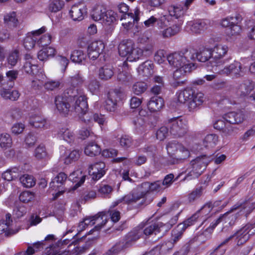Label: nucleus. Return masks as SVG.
Instances as JSON below:
<instances>
[{
    "label": "nucleus",
    "instance_id": "f257e3e1",
    "mask_svg": "<svg viewBox=\"0 0 255 255\" xmlns=\"http://www.w3.org/2000/svg\"><path fill=\"white\" fill-rule=\"evenodd\" d=\"M229 50L228 46L223 43H216L211 48L212 59L208 64L212 67L211 70L216 74L224 75L233 74L236 76H240L244 74V69L240 62L234 61L229 65L222 66L224 65L227 60L225 57L228 55Z\"/></svg>",
    "mask_w": 255,
    "mask_h": 255
},
{
    "label": "nucleus",
    "instance_id": "f03ea898",
    "mask_svg": "<svg viewBox=\"0 0 255 255\" xmlns=\"http://www.w3.org/2000/svg\"><path fill=\"white\" fill-rule=\"evenodd\" d=\"M77 95H74L73 108L81 121L87 125H91L93 122L97 123L100 126L106 123L105 117L102 115L88 112V106L87 98L82 91H76Z\"/></svg>",
    "mask_w": 255,
    "mask_h": 255
},
{
    "label": "nucleus",
    "instance_id": "7ed1b4c3",
    "mask_svg": "<svg viewBox=\"0 0 255 255\" xmlns=\"http://www.w3.org/2000/svg\"><path fill=\"white\" fill-rule=\"evenodd\" d=\"M167 59L169 64L177 69L189 72L194 66L195 53L191 50H185L182 53H174L168 55Z\"/></svg>",
    "mask_w": 255,
    "mask_h": 255
},
{
    "label": "nucleus",
    "instance_id": "20e7f679",
    "mask_svg": "<svg viewBox=\"0 0 255 255\" xmlns=\"http://www.w3.org/2000/svg\"><path fill=\"white\" fill-rule=\"evenodd\" d=\"M176 99L180 104L187 103L188 109L191 111L196 110L205 100L203 93L195 92L190 88L177 92Z\"/></svg>",
    "mask_w": 255,
    "mask_h": 255
},
{
    "label": "nucleus",
    "instance_id": "39448f33",
    "mask_svg": "<svg viewBox=\"0 0 255 255\" xmlns=\"http://www.w3.org/2000/svg\"><path fill=\"white\" fill-rule=\"evenodd\" d=\"M166 149L174 163L183 162L190 156L189 150L183 144L176 141L169 142Z\"/></svg>",
    "mask_w": 255,
    "mask_h": 255
},
{
    "label": "nucleus",
    "instance_id": "423d86ee",
    "mask_svg": "<svg viewBox=\"0 0 255 255\" xmlns=\"http://www.w3.org/2000/svg\"><path fill=\"white\" fill-rule=\"evenodd\" d=\"M77 90L78 92L81 91L78 88H74L73 90H69L68 92V94H70V97L73 98L71 99L70 104L67 101L65 98L62 96H57L55 99V105L56 109L58 113L62 116H66L69 114L70 111H74L73 108V104L74 101V95H77L78 94L76 92Z\"/></svg>",
    "mask_w": 255,
    "mask_h": 255
},
{
    "label": "nucleus",
    "instance_id": "0eeeda50",
    "mask_svg": "<svg viewBox=\"0 0 255 255\" xmlns=\"http://www.w3.org/2000/svg\"><path fill=\"white\" fill-rule=\"evenodd\" d=\"M255 234V221L246 224L245 226L238 231L233 236H231L225 241L227 242L230 239L234 237H236L238 245H242L246 243L250 238Z\"/></svg>",
    "mask_w": 255,
    "mask_h": 255
},
{
    "label": "nucleus",
    "instance_id": "6e6552de",
    "mask_svg": "<svg viewBox=\"0 0 255 255\" xmlns=\"http://www.w3.org/2000/svg\"><path fill=\"white\" fill-rule=\"evenodd\" d=\"M242 19L241 16L239 15L227 17L221 20V25L224 27H229L227 32L228 35H237L242 31V28L239 24Z\"/></svg>",
    "mask_w": 255,
    "mask_h": 255
},
{
    "label": "nucleus",
    "instance_id": "1a4fd4ad",
    "mask_svg": "<svg viewBox=\"0 0 255 255\" xmlns=\"http://www.w3.org/2000/svg\"><path fill=\"white\" fill-rule=\"evenodd\" d=\"M83 221L87 227L89 226L91 227L94 224H97L95 228L90 231L91 233L94 230H99L107 223L108 216L104 212H100L93 216L86 217L84 219Z\"/></svg>",
    "mask_w": 255,
    "mask_h": 255
},
{
    "label": "nucleus",
    "instance_id": "9d476101",
    "mask_svg": "<svg viewBox=\"0 0 255 255\" xmlns=\"http://www.w3.org/2000/svg\"><path fill=\"white\" fill-rule=\"evenodd\" d=\"M46 30V27L43 26L38 29L28 32L23 40V46L25 48L28 50L33 48L36 44H38L39 36L45 33Z\"/></svg>",
    "mask_w": 255,
    "mask_h": 255
},
{
    "label": "nucleus",
    "instance_id": "9b49d317",
    "mask_svg": "<svg viewBox=\"0 0 255 255\" xmlns=\"http://www.w3.org/2000/svg\"><path fill=\"white\" fill-rule=\"evenodd\" d=\"M140 188L138 186L136 189L132 190L128 194L118 199L113 203V206L115 207L123 202L127 204L136 203L144 196L143 193L140 191Z\"/></svg>",
    "mask_w": 255,
    "mask_h": 255
},
{
    "label": "nucleus",
    "instance_id": "f8f14e48",
    "mask_svg": "<svg viewBox=\"0 0 255 255\" xmlns=\"http://www.w3.org/2000/svg\"><path fill=\"white\" fill-rule=\"evenodd\" d=\"M123 95V92L121 89L110 90L106 101L107 110L111 112L114 111L116 108L117 102L122 99Z\"/></svg>",
    "mask_w": 255,
    "mask_h": 255
},
{
    "label": "nucleus",
    "instance_id": "ddd939ff",
    "mask_svg": "<svg viewBox=\"0 0 255 255\" xmlns=\"http://www.w3.org/2000/svg\"><path fill=\"white\" fill-rule=\"evenodd\" d=\"M170 132L174 135L182 136L187 130V122L181 118L172 119L170 123Z\"/></svg>",
    "mask_w": 255,
    "mask_h": 255
},
{
    "label": "nucleus",
    "instance_id": "4468645a",
    "mask_svg": "<svg viewBox=\"0 0 255 255\" xmlns=\"http://www.w3.org/2000/svg\"><path fill=\"white\" fill-rule=\"evenodd\" d=\"M105 48L104 42L100 40L91 42L88 46V55L91 60H95L103 52Z\"/></svg>",
    "mask_w": 255,
    "mask_h": 255
},
{
    "label": "nucleus",
    "instance_id": "2eb2a0df",
    "mask_svg": "<svg viewBox=\"0 0 255 255\" xmlns=\"http://www.w3.org/2000/svg\"><path fill=\"white\" fill-rule=\"evenodd\" d=\"M105 164L103 162H96L90 165L89 175L92 180L97 181L106 173Z\"/></svg>",
    "mask_w": 255,
    "mask_h": 255
},
{
    "label": "nucleus",
    "instance_id": "dca6fc26",
    "mask_svg": "<svg viewBox=\"0 0 255 255\" xmlns=\"http://www.w3.org/2000/svg\"><path fill=\"white\" fill-rule=\"evenodd\" d=\"M236 219V215L235 214L227 213L217 219L214 222L212 223L210 226L206 229L204 234L205 235L208 233L210 234H211L215 228L221 222H223L225 224H228L229 226H232L234 224Z\"/></svg>",
    "mask_w": 255,
    "mask_h": 255
},
{
    "label": "nucleus",
    "instance_id": "f3484780",
    "mask_svg": "<svg viewBox=\"0 0 255 255\" xmlns=\"http://www.w3.org/2000/svg\"><path fill=\"white\" fill-rule=\"evenodd\" d=\"M69 243L68 240H64L63 241H59L56 243V246L57 247L58 251H60V253H62L63 252H66L65 255H79L82 252V249L77 247L76 244H70L68 246V250L64 251L62 250Z\"/></svg>",
    "mask_w": 255,
    "mask_h": 255
},
{
    "label": "nucleus",
    "instance_id": "a211bd4d",
    "mask_svg": "<svg viewBox=\"0 0 255 255\" xmlns=\"http://www.w3.org/2000/svg\"><path fill=\"white\" fill-rule=\"evenodd\" d=\"M24 60L23 70L27 74H35L38 70L36 60L30 54L27 53L25 55Z\"/></svg>",
    "mask_w": 255,
    "mask_h": 255
},
{
    "label": "nucleus",
    "instance_id": "6ab92c4d",
    "mask_svg": "<svg viewBox=\"0 0 255 255\" xmlns=\"http://www.w3.org/2000/svg\"><path fill=\"white\" fill-rule=\"evenodd\" d=\"M29 124L35 128L47 129L49 124L46 120L39 114H31L29 119Z\"/></svg>",
    "mask_w": 255,
    "mask_h": 255
},
{
    "label": "nucleus",
    "instance_id": "aec40b11",
    "mask_svg": "<svg viewBox=\"0 0 255 255\" xmlns=\"http://www.w3.org/2000/svg\"><path fill=\"white\" fill-rule=\"evenodd\" d=\"M118 9L120 12L125 13V18H130L133 20V22H137L139 20L141 12L137 7L135 8L132 12H128V6L124 3H121L118 5Z\"/></svg>",
    "mask_w": 255,
    "mask_h": 255
},
{
    "label": "nucleus",
    "instance_id": "412c9836",
    "mask_svg": "<svg viewBox=\"0 0 255 255\" xmlns=\"http://www.w3.org/2000/svg\"><path fill=\"white\" fill-rule=\"evenodd\" d=\"M80 157V152L78 150H72L66 149L62 147L61 149V158L66 164H69Z\"/></svg>",
    "mask_w": 255,
    "mask_h": 255
},
{
    "label": "nucleus",
    "instance_id": "4be33fe9",
    "mask_svg": "<svg viewBox=\"0 0 255 255\" xmlns=\"http://www.w3.org/2000/svg\"><path fill=\"white\" fill-rule=\"evenodd\" d=\"M211 160L210 157L204 155L197 157L192 160L190 163L193 167L203 173Z\"/></svg>",
    "mask_w": 255,
    "mask_h": 255
},
{
    "label": "nucleus",
    "instance_id": "5701e85b",
    "mask_svg": "<svg viewBox=\"0 0 255 255\" xmlns=\"http://www.w3.org/2000/svg\"><path fill=\"white\" fill-rule=\"evenodd\" d=\"M183 69H177L173 73V77L170 81L171 86L174 88L183 86L186 84L185 74Z\"/></svg>",
    "mask_w": 255,
    "mask_h": 255
},
{
    "label": "nucleus",
    "instance_id": "b1692460",
    "mask_svg": "<svg viewBox=\"0 0 255 255\" xmlns=\"http://www.w3.org/2000/svg\"><path fill=\"white\" fill-rule=\"evenodd\" d=\"M86 9L83 4H74L72 6L69 14L74 21H81L84 18Z\"/></svg>",
    "mask_w": 255,
    "mask_h": 255
},
{
    "label": "nucleus",
    "instance_id": "393cba45",
    "mask_svg": "<svg viewBox=\"0 0 255 255\" xmlns=\"http://www.w3.org/2000/svg\"><path fill=\"white\" fill-rule=\"evenodd\" d=\"M144 227L143 223L134 228L126 237L125 243L127 247L130 246L132 243L139 239L143 234L142 228Z\"/></svg>",
    "mask_w": 255,
    "mask_h": 255
},
{
    "label": "nucleus",
    "instance_id": "a878e982",
    "mask_svg": "<svg viewBox=\"0 0 255 255\" xmlns=\"http://www.w3.org/2000/svg\"><path fill=\"white\" fill-rule=\"evenodd\" d=\"M69 179L73 183H75V185L71 189H68V191L70 192L71 190H75L85 182V175L80 169H78L70 174Z\"/></svg>",
    "mask_w": 255,
    "mask_h": 255
},
{
    "label": "nucleus",
    "instance_id": "bb28decb",
    "mask_svg": "<svg viewBox=\"0 0 255 255\" xmlns=\"http://www.w3.org/2000/svg\"><path fill=\"white\" fill-rule=\"evenodd\" d=\"M164 105V100L159 96L151 97L147 104V108L151 112L160 111L163 107Z\"/></svg>",
    "mask_w": 255,
    "mask_h": 255
},
{
    "label": "nucleus",
    "instance_id": "cd10ccee",
    "mask_svg": "<svg viewBox=\"0 0 255 255\" xmlns=\"http://www.w3.org/2000/svg\"><path fill=\"white\" fill-rule=\"evenodd\" d=\"M187 27L192 33L200 34L207 28V24L205 20H199L195 22H188Z\"/></svg>",
    "mask_w": 255,
    "mask_h": 255
},
{
    "label": "nucleus",
    "instance_id": "c85d7f7f",
    "mask_svg": "<svg viewBox=\"0 0 255 255\" xmlns=\"http://www.w3.org/2000/svg\"><path fill=\"white\" fill-rule=\"evenodd\" d=\"M137 71L139 76L148 78L153 73V64L151 61H146L139 66Z\"/></svg>",
    "mask_w": 255,
    "mask_h": 255
},
{
    "label": "nucleus",
    "instance_id": "c756f323",
    "mask_svg": "<svg viewBox=\"0 0 255 255\" xmlns=\"http://www.w3.org/2000/svg\"><path fill=\"white\" fill-rule=\"evenodd\" d=\"M140 189L144 195L149 191H160L163 190V187H162L161 181H157L152 183L144 182L139 186Z\"/></svg>",
    "mask_w": 255,
    "mask_h": 255
},
{
    "label": "nucleus",
    "instance_id": "7c9ffc66",
    "mask_svg": "<svg viewBox=\"0 0 255 255\" xmlns=\"http://www.w3.org/2000/svg\"><path fill=\"white\" fill-rule=\"evenodd\" d=\"M133 46L134 43L130 40H124L121 41L118 48L120 55L127 59Z\"/></svg>",
    "mask_w": 255,
    "mask_h": 255
},
{
    "label": "nucleus",
    "instance_id": "2f4dec72",
    "mask_svg": "<svg viewBox=\"0 0 255 255\" xmlns=\"http://www.w3.org/2000/svg\"><path fill=\"white\" fill-rule=\"evenodd\" d=\"M58 136L68 143L74 141L75 135L73 131L66 127L60 128L57 133Z\"/></svg>",
    "mask_w": 255,
    "mask_h": 255
},
{
    "label": "nucleus",
    "instance_id": "473e14b6",
    "mask_svg": "<svg viewBox=\"0 0 255 255\" xmlns=\"http://www.w3.org/2000/svg\"><path fill=\"white\" fill-rule=\"evenodd\" d=\"M67 178V175L64 172H60L50 182V188L56 191L64 183Z\"/></svg>",
    "mask_w": 255,
    "mask_h": 255
},
{
    "label": "nucleus",
    "instance_id": "72a5a7b5",
    "mask_svg": "<svg viewBox=\"0 0 255 255\" xmlns=\"http://www.w3.org/2000/svg\"><path fill=\"white\" fill-rule=\"evenodd\" d=\"M165 226L162 222L154 223L147 226L144 230H143V233L146 236H150L153 234L156 235L160 232L164 233L163 228Z\"/></svg>",
    "mask_w": 255,
    "mask_h": 255
},
{
    "label": "nucleus",
    "instance_id": "f704fd0d",
    "mask_svg": "<svg viewBox=\"0 0 255 255\" xmlns=\"http://www.w3.org/2000/svg\"><path fill=\"white\" fill-rule=\"evenodd\" d=\"M187 10L181 4L171 5L168 8V12L170 16L176 19L183 17Z\"/></svg>",
    "mask_w": 255,
    "mask_h": 255
},
{
    "label": "nucleus",
    "instance_id": "c9c22d12",
    "mask_svg": "<svg viewBox=\"0 0 255 255\" xmlns=\"http://www.w3.org/2000/svg\"><path fill=\"white\" fill-rule=\"evenodd\" d=\"M106 11V7L103 4H96L91 12L92 18L95 21L101 20Z\"/></svg>",
    "mask_w": 255,
    "mask_h": 255
},
{
    "label": "nucleus",
    "instance_id": "e433bc0d",
    "mask_svg": "<svg viewBox=\"0 0 255 255\" xmlns=\"http://www.w3.org/2000/svg\"><path fill=\"white\" fill-rule=\"evenodd\" d=\"M191 50L195 53V58H197L200 62H205L209 59L211 60L212 59L211 48L205 47L197 53H195L193 50Z\"/></svg>",
    "mask_w": 255,
    "mask_h": 255
},
{
    "label": "nucleus",
    "instance_id": "4c0bfd02",
    "mask_svg": "<svg viewBox=\"0 0 255 255\" xmlns=\"http://www.w3.org/2000/svg\"><path fill=\"white\" fill-rule=\"evenodd\" d=\"M183 173H186L184 179L182 180L183 181L185 180H191L198 178L202 174L201 173V171H198L193 167L190 163L188 165L186 170L182 171V174Z\"/></svg>",
    "mask_w": 255,
    "mask_h": 255
},
{
    "label": "nucleus",
    "instance_id": "58836bf2",
    "mask_svg": "<svg viewBox=\"0 0 255 255\" xmlns=\"http://www.w3.org/2000/svg\"><path fill=\"white\" fill-rule=\"evenodd\" d=\"M20 170L18 168L14 167L9 168L2 174V178L8 181H10L17 178L19 175Z\"/></svg>",
    "mask_w": 255,
    "mask_h": 255
},
{
    "label": "nucleus",
    "instance_id": "ea45409f",
    "mask_svg": "<svg viewBox=\"0 0 255 255\" xmlns=\"http://www.w3.org/2000/svg\"><path fill=\"white\" fill-rule=\"evenodd\" d=\"M86 58V55L84 51L80 49H75L72 51L70 59L75 63H83Z\"/></svg>",
    "mask_w": 255,
    "mask_h": 255
},
{
    "label": "nucleus",
    "instance_id": "a19ab883",
    "mask_svg": "<svg viewBox=\"0 0 255 255\" xmlns=\"http://www.w3.org/2000/svg\"><path fill=\"white\" fill-rule=\"evenodd\" d=\"M113 68L110 65H105L99 70V76L102 79L107 80L114 75Z\"/></svg>",
    "mask_w": 255,
    "mask_h": 255
},
{
    "label": "nucleus",
    "instance_id": "79ce46f5",
    "mask_svg": "<svg viewBox=\"0 0 255 255\" xmlns=\"http://www.w3.org/2000/svg\"><path fill=\"white\" fill-rule=\"evenodd\" d=\"M133 123L137 133L141 134L146 130V122L145 118L139 116L134 120Z\"/></svg>",
    "mask_w": 255,
    "mask_h": 255
},
{
    "label": "nucleus",
    "instance_id": "37998d69",
    "mask_svg": "<svg viewBox=\"0 0 255 255\" xmlns=\"http://www.w3.org/2000/svg\"><path fill=\"white\" fill-rule=\"evenodd\" d=\"M101 151L100 147L98 144L94 142H90L88 143L85 147L84 152L85 153L90 156H93L100 153Z\"/></svg>",
    "mask_w": 255,
    "mask_h": 255
},
{
    "label": "nucleus",
    "instance_id": "c03bdc74",
    "mask_svg": "<svg viewBox=\"0 0 255 255\" xmlns=\"http://www.w3.org/2000/svg\"><path fill=\"white\" fill-rule=\"evenodd\" d=\"M34 156L38 160L46 159L49 158L45 146L42 144L38 145L34 150Z\"/></svg>",
    "mask_w": 255,
    "mask_h": 255
},
{
    "label": "nucleus",
    "instance_id": "a18cd8bd",
    "mask_svg": "<svg viewBox=\"0 0 255 255\" xmlns=\"http://www.w3.org/2000/svg\"><path fill=\"white\" fill-rule=\"evenodd\" d=\"M117 20V13L112 10H107L102 19V22L105 25H111Z\"/></svg>",
    "mask_w": 255,
    "mask_h": 255
},
{
    "label": "nucleus",
    "instance_id": "49530a36",
    "mask_svg": "<svg viewBox=\"0 0 255 255\" xmlns=\"http://www.w3.org/2000/svg\"><path fill=\"white\" fill-rule=\"evenodd\" d=\"M4 22L10 27H16L18 22L16 18V13L13 11L5 14L4 16Z\"/></svg>",
    "mask_w": 255,
    "mask_h": 255
},
{
    "label": "nucleus",
    "instance_id": "de8ad7c7",
    "mask_svg": "<svg viewBox=\"0 0 255 255\" xmlns=\"http://www.w3.org/2000/svg\"><path fill=\"white\" fill-rule=\"evenodd\" d=\"M12 139L10 135L6 133L0 134V146L4 150L11 147L12 145Z\"/></svg>",
    "mask_w": 255,
    "mask_h": 255
},
{
    "label": "nucleus",
    "instance_id": "09e8293b",
    "mask_svg": "<svg viewBox=\"0 0 255 255\" xmlns=\"http://www.w3.org/2000/svg\"><path fill=\"white\" fill-rule=\"evenodd\" d=\"M181 29L179 25L175 24L165 29L162 31V35L164 38H169L177 34Z\"/></svg>",
    "mask_w": 255,
    "mask_h": 255
},
{
    "label": "nucleus",
    "instance_id": "8fccbe9b",
    "mask_svg": "<svg viewBox=\"0 0 255 255\" xmlns=\"http://www.w3.org/2000/svg\"><path fill=\"white\" fill-rule=\"evenodd\" d=\"M173 246L174 243L171 241H168L163 242L155 248L158 249V253L160 255L166 254L173 248Z\"/></svg>",
    "mask_w": 255,
    "mask_h": 255
},
{
    "label": "nucleus",
    "instance_id": "3c124183",
    "mask_svg": "<svg viewBox=\"0 0 255 255\" xmlns=\"http://www.w3.org/2000/svg\"><path fill=\"white\" fill-rule=\"evenodd\" d=\"M12 222L11 216L9 214L5 215V221H1L0 222V234L5 233L7 235L9 232V226Z\"/></svg>",
    "mask_w": 255,
    "mask_h": 255
},
{
    "label": "nucleus",
    "instance_id": "603ef678",
    "mask_svg": "<svg viewBox=\"0 0 255 255\" xmlns=\"http://www.w3.org/2000/svg\"><path fill=\"white\" fill-rule=\"evenodd\" d=\"M120 145L125 148L137 146L136 142L133 141L128 135H123L120 139Z\"/></svg>",
    "mask_w": 255,
    "mask_h": 255
},
{
    "label": "nucleus",
    "instance_id": "864d4df0",
    "mask_svg": "<svg viewBox=\"0 0 255 255\" xmlns=\"http://www.w3.org/2000/svg\"><path fill=\"white\" fill-rule=\"evenodd\" d=\"M142 56L143 50L141 48L139 47L134 48L133 46L127 59L130 62L135 61L140 59Z\"/></svg>",
    "mask_w": 255,
    "mask_h": 255
},
{
    "label": "nucleus",
    "instance_id": "5fc2aeb1",
    "mask_svg": "<svg viewBox=\"0 0 255 255\" xmlns=\"http://www.w3.org/2000/svg\"><path fill=\"white\" fill-rule=\"evenodd\" d=\"M20 183L24 187L30 188L35 184V180L32 175L25 174L19 178Z\"/></svg>",
    "mask_w": 255,
    "mask_h": 255
},
{
    "label": "nucleus",
    "instance_id": "6e6d98bb",
    "mask_svg": "<svg viewBox=\"0 0 255 255\" xmlns=\"http://www.w3.org/2000/svg\"><path fill=\"white\" fill-rule=\"evenodd\" d=\"M184 226V225H178L172 231L171 240L174 244L181 238L182 235L185 231Z\"/></svg>",
    "mask_w": 255,
    "mask_h": 255
},
{
    "label": "nucleus",
    "instance_id": "4d7b16f0",
    "mask_svg": "<svg viewBox=\"0 0 255 255\" xmlns=\"http://www.w3.org/2000/svg\"><path fill=\"white\" fill-rule=\"evenodd\" d=\"M203 192V188L202 187H199L195 188L188 195V201L190 203L194 202L201 196Z\"/></svg>",
    "mask_w": 255,
    "mask_h": 255
},
{
    "label": "nucleus",
    "instance_id": "13d9d810",
    "mask_svg": "<svg viewBox=\"0 0 255 255\" xmlns=\"http://www.w3.org/2000/svg\"><path fill=\"white\" fill-rule=\"evenodd\" d=\"M64 5V1L62 0H52L49 5V10L56 12L62 9Z\"/></svg>",
    "mask_w": 255,
    "mask_h": 255
},
{
    "label": "nucleus",
    "instance_id": "bf43d9fd",
    "mask_svg": "<svg viewBox=\"0 0 255 255\" xmlns=\"http://www.w3.org/2000/svg\"><path fill=\"white\" fill-rule=\"evenodd\" d=\"M218 142V136L214 134L207 135L203 140V143L206 147H213Z\"/></svg>",
    "mask_w": 255,
    "mask_h": 255
},
{
    "label": "nucleus",
    "instance_id": "052dcab7",
    "mask_svg": "<svg viewBox=\"0 0 255 255\" xmlns=\"http://www.w3.org/2000/svg\"><path fill=\"white\" fill-rule=\"evenodd\" d=\"M19 59V52L17 50H14L9 53L7 58V63L11 66H14Z\"/></svg>",
    "mask_w": 255,
    "mask_h": 255
},
{
    "label": "nucleus",
    "instance_id": "680f3d73",
    "mask_svg": "<svg viewBox=\"0 0 255 255\" xmlns=\"http://www.w3.org/2000/svg\"><path fill=\"white\" fill-rule=\"evenodd\" d=\"M255 204L250 202H246L240 207L241 213L243 215L247 216L255 208Z\"/></svg>",
    "mask_w": 255,
    "mask_h": 255
},
{
    "label": "nucleus",
    "instance_id": "e2e57ef3",
    "mask_svg": "<svg viewBox=\"0 0 255 255\" xmlns=\"http://www.w3.org/2000/svg\"><path fill=\"white\" fill-rule=\"evenodd\" d=\"M147 89V85L144 82H137L135 83L132 88V92L137 95L143 93Z\"/></svg>",
    "mask_w": 255,
    "mask_h": 255
},
{
    "label": "nucleus",
    "instance_id": "0e129e2a",
    "mask_svg": "<svg viewBox=\"0 0 255 255\" xmlns=\"http://www.w3.org/2000/svg\"><path fill=\"white\" fill-rule=\"evenodd\" d=\"M113 191V187L108 184H101L98 190L99 193L104 197H108Z\"/></svg>",
    "mask_w": 255,
    "mask_h": 255
},
{
    "label": "nucleus",
    "instance_id": "69168bd1",
    "mask_svg": "<svg viewBox=\"0 0 255 255\" xmlns=\"http://www.w3.org/2000/svg\"><path fill=\"white\" fill-rule=\"evenodd\" d=\"M212 211L211 203H208L204 205L201 209L195 214L197 215V218L201 216V218L208 216Z\"/></svg>",
    "mask_w": 255,
    "mask_h": 255
},
{
    "label": "nucleus",
    "instance_id": "338daca9",
    "mask_svg": "<svg viewBox=\"0 0 255 255\" xmlns=\"http://www.w3.org/2000/svg\"><path fill=\"white\" fill-rule=\"evenodd\" d=\"M52 38V35L49 33H47L42 36L40 35L38 40V45L41 46L49 45L51 42Z\"/></svg>",
    "mask_w": 255,
    "mask_h": 255
},
{
    "label": "nucleus",
    "instance_id": "774afa93",
    "mask_svg": "<svg viewBox=\"0 0 255 255\" xmlns=\"http://www.w3.org/2000/svg\"><path fill=\"white\" fill-rule=\"evenodd\" d=\"M126 243H119L116 244L109 251L108 254L110 255H116L124 249L127 248Z\"/></svg>",
    "mask_w": 255,
    "mask_h": 255
}]
</instances>
